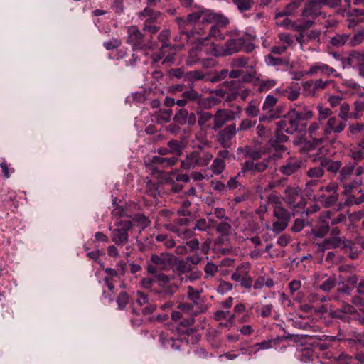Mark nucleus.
<instances>
[{"label":"nucleus","instance_id":"obj_1","mask_svg":"<svg viewBox=\"0 0 364 364\" xmlns=\"http://www.w3.org/2000/svg\"><path fill=\"white\" fill-rule=\"evenodd\" d=\"M133 228V223L128 219H120L114 223V227L111 225L109 230L111 232V240L114 244L120 248L124 247L123 252L126 259H128L132 251L133 247L130 244L129 233Z\"/></svg>","mask_w":364,"mask_h":364},{"label":"nucleus","instance_id":"obj_2","mask_svg":"<svg viewBox=\"0 0 364 364\" xmlns=\"http://www.w3.org/2000/svg\"><path fill=\"white\" fill-rule=\"evenodd\" d=\"M329 316L332 318L348 323L355 321L358 324L364 325V304L355 308L350 304H345L341 308L331 309Z\"/></svg>","mask_w":364,"mask_h":364},{"label":"nucleus","instance_id":"obj_3","mask_svg":"<svg viewBox=\"0 0 364 364\" xmlns=\"http://www.w3.org/2000/svg\"><path fill=\"white\" fill-rule=\"evenodd\" d=\"M174 262L175 256L171 253L152 254L147 263L146 269L151 274H155L159 271H166L172 268Z\"/></svg>","mask_w":364,"mask_h":364},{"label":"nucleus","instance_id":"obj_4","mask_svg":"<svg viewBox=\"0 0 364 364\" xmlns=\"http://www.w3.org/2000/svg\"><path fill=\"white\" fill-rule=\"evenodd\" d=\"M126 43L132 46L134 51L150 49L152 47L151 41L145 42L144 35L135 25L127 27Z\"/></svg>","mask_w":364,"mask_h":364},{"label":"nucleus","instance_id":"obj_5","mask_svg":"<svg viewBox=\"0 0 364 364\" xmlns=\"http://www.w3.org/2000/svg\"><path fill=\"white\" fill-rule=\"evenodd\" d=\"M245 44V39L242 37L230 38L225 41L224 45L214 48L213 55L215 57L230 56L240 52Z\"/></svg>","mask_w":364,"mask_h":364},{"label":"nucleus","instance_id":"obj_6","mask_svg":"<svg viewBox=\"0 0 364 364\" xmlns=\"http://www.w3.org/2000/svg\"><path fill=\"white\" fill-rule=\"evenodd\" d=\"M212 159L213 155L209 152L193 151L187 155L186 159L181 161V167L185 169H190L206 166Z\"/></svg>","mask_w":364,"mask_h":364},{"label":"nucleus","instance_id":"obj_7","mask_svg":"<svg viewBox=\"0 0 364 364\" xmlns=\"http://www.w3.org/2000/svg\"><path fill=\"white\" fill-rule=\"evenodd\" d=\"M354 166L352 164H346L339 171L338 180L343 187L346 191H350L362 184L360 178L351 180L353 175Z\"/></svg>","mask_w":364,"mask_h":364},{"label":"nucleus","instance_id":"obj_8","mask_svg":"<svg viewBox=\"0 0 364 364\" xmlns=\"http://www.w3.org/2000/svg\"><path fill=\"white\" fill-rule=\"evenodd\" d=\"M351 245L352 241L341 236L340 230L335 227L331 230L329 237L323 240L322 247L325 249L338 247L346 249L350 248Z\"/></svg>","mask_w":364,"mask_h":364},{"label":"nucleus","instance_id":"obj_9","mask_svg":"<svg viewBox=\"0 0 364 364\" xmlns=\"http://www.w3.org/2000/svg\"><path fill=\"white\" fill-rule=\"evenodd\" d=\"M249 263L241 264L231 274V279L235 282H240L241 287L250 292L252 286V279L249 274Z\"/></svg>","mask_w":364,"mask_h":364},{"label":"nucleus","instance_id":"obj_10","mask_svg":"<svg viewBox=\"0 0 364 364\" xmlns=\"http://www.w3.org/2000/svg\"><path fill=\"white\" fill-rule=\"evenodd\" d=\"M326 131L324 122L318 120L312 122L308 128L309 136L316 144H322L329 140V134Z\"/></svg>","mask_w":364,"mask_h":364},{"label":"nucleus","instance_id":"obj_11","mask_svg":"<svg viewBox=\"0 0 364 364\" xmlns=\"http://www.w3.org/2000/svg\"><path fill=\"white\" fill-rule=\"evenodd\" d=\"M236 119V114L233 110L229 109H218L213 114V125L212 129L217 131L220 129L225 123Z\"/></svg>","mask_w":364,"mask_h":364},{"label":"nucleus","instance_id":"obj_12","mask_svg":"<svg viewBox=\"0 0 364 364\" xmlns=\"http://www.w3.org/2000/svg\"><path fill=\"white\" fill-rule=\"evenodd\" d=\"M289 112L299 124L302 122L311 119L314 116L311 109L309 107L303 105L301 103H294L289 108Z\"/></svg>","mask_w":364,"mask_h":364},{"label":"nucleus","instance_id":"obj_13","mask_svg":"<svg viewBox=\"0 0 364 364\" xmlns=\"http://www.w3.org/2000/svg\"><path fill=\"white\" fill-rule=\"evenodd\" d=\"M268 165V160L259 162L246 161L242 164L241 171L238 173V176L244 175L245 173H250L252 175L262 173L267 168Z\"/></svg>","mask_w":364,"mask_h":364},{"label":"nucleus","instance_id":"obj_14","mask_svg":"<svg viewBox=\"0 0 364 364\" xmlns=\"http://www.w3.org/2000/svg\"><path fill=\"white\" fill-rule=\"evenodd\" d=\"M314 162H318L323 168L333 174H336L342 168L340 161H334L325 156H318V154L311 156Z\"/></svg>","mask_w":364,"mask_h":364},{"label":"nucleus","instance_id":"obj_15","mask_svg":"<svg viewBox=\"0 0 364 364\" xmlns=\"http://www.w3.org/2000/svg\"><path fill=\"white\" fill-rule=\"evenodd\" d=\"M306 73L307 75L313 76L320 73L321 75L326 77H329L331 75L340 77V74L338 73L333 68L330 67L328 65L322 62L314 63L309 67Z\"/></svg>","mask_w":364,"mask_h":364},{"label":"nucleus","instance_id":"obj_16","mask_svg":"<svg viewBox=\"0 0 364 364\" xmlns=\"http://www.w3.org/2000/svg\"><path fill=\"white\" fill-rule=\"evenodd\" d=\"M237 132L235 124H229L218 133L217 140L224 147H228L230 145L232 139L236 136Z\"/></svg>","mask_w":364,"mask_h":364},{"label":"nucleus","instance_id":"obj_17","mask_svg":"<svg viewBox=\"0 0 364 364\" xmlns=\"http://www.w3.org/2000/svg\"><path fill=\"white\" fill-rule=\"evenodd\" d=\"M330 85L335 87V81L332 80H323L321 79H316L314 82L311 81L306 82L304 87L308 92L309 95L315 96L321 90L326 89Z\"/></svg>","mask_w":364,"mask_h":364},{"label":"nucleus","instance_id":"obj_18","mask_svg":"<svg viewBox=\"0 0 364 364\" xmlns=\"http://www.w3.org/2000/svg\"><path fill=\"white\" fill-rule=\"evenodd\" d=\"M299 125V124L289 112H287L282 119L277 122L278 129L281 132H284L289 134L295 133L298 130Z\"/></svg>","mask_w":364,"mask_h":364},{"label":"nucleus","instance_id":"obj_19","mask_svg":"<svg viewBox=\"0 0 364 364\" xmlns=\"http://www.w3.org/2000/svg\"><path fill=\"white\" fill-rule=\"evenodd\" d=\"M213 60L211 58H205L202 56L201 53L198 52L197 46L191 49L189 52L187 64L188 65H193L198 63H200L203 67H209L212 65Z\"/></svg>","mask_w":364,"mask_h":364},{"label":"nucleus","instance_id":"obj_20","mask_svg":"<svg viewBox=\"0 0 364 364\" xmlns=\"http://www.w3.org/2000/svg\"><path fill=\"white\" fill-rule=\"evenodd\" d=\"M302 165V161L301 159L294 157H289L286 160L284 165H282L279 171L286 176H290L296 172H297L301 168Z\"/></svg>","mask_w":364,"mask_h":364},{"label":"nucleus","instance_id":"obj_21","mask_svg":"<svg viewBox=\"0 0 364 364\" xmlns=\"http://www.w3.org/2000/svg\"><path fill=\"white\" fill-rule=\"evenodd\" d=\"M324 124L326 127V133H328L329 136L332 133L339 134L342 132L346 127V124L345 122L341 121L336 117H331L324 122Z\"/></svg>","mask_w":364,"mask_h":364},{"label":"nucleus","instance_id":"obj_22","mask_svg":"<svg viewBox=\"0 0 364 364\" xmlns=\"http://www.w3.org/2000/svg\"><path fill=\"white\" fill-rule=\"evenodd\" d=\"M353 289V287L346 282H342L341 286L337 289L334 294L333 299L338 303L342 304V306L345 304H349L348 299L351 295Z\"/></svg>","mask_w":364,"mask_h":364},{"label":"nucleus","instance_id":"obj_23","mask_svg":"<svg viewBox=\"0 0 364 364\" xmlns=\"http://www.w3.org/2000/svg\"><path fill=\"white\" fill-rule=\"evenodd\" d=\"M284 197H283L284 200L289 205H293L294 207L300 208L304 205V203L302 202H299L297 204L296 203V198L299 195V189L297 186H287L284 191Z\"/></svg>","mask_w":364,"mask_h":364},{"label":"nucleus","instance_id":"obj_24","mask_svg":"<svg viewBox=\"0 0 364 364\" xmlns=\"http://www.w3.org/2000/svg\"><path fill=\"white\" fill-rule=\"evenodd\" d=\"M318 0L307 2L303 9L302 16L306 18L311 17L313 19H315L320 16H323V17L325 18L326 15L318 10Z\"/></svg>","mask_w":364,"mask_h":364},{"label":"nucleus","instance_id":"obj_25","mask_svg":"<svg viewBox=\"0 0 364 364\" xmlns=\"http://www.w3.org/2000/svg\"><path fill=\"white\" fill-rule=\"evenodd\" d=\"M296 6V3L289 4L287 7L282 11L278 12L275 15L277 20V24L279 26H284L289 28L291 26V21L288 18V16L290 15L291 12L289 11L290 7L295 8Z\"/></svg>","mask_w":364,"mask_h":364},{"label":"nucleus","instance_id":"obj_26","mask_svg":"<svg viewBox=\"0 0 364 364\" xmlns=\"http://www.w3.org/2000/svg\"><path fill=\"white\" fill-rule=\"evenodd\" d=\"M168 50H172L171 47L168 44L164 43V44H162L161 47L160 48V53H156L152 55L151 58H152L153 60L155 63H156V62H159V60H161V59L164 58V62H163L164 63L173 62V54L171 53V54L166 55V53Z\"/></svg>","mask_w":364,"mask_h":364},{"label":"nucleus","instance_id":"obj_27","mask_svg":"<svg viewBox=\"0 0 364 364\" xmlns=\"http://www.w3.org/2000/svg\"><path fill=\"white\" fill-rule=\"evenodd\" d=\"M273 215L279 220L289 223V220L295 216L294 212H290L282 205H274L273 208Z\"/></svg>","mask_w":364,"mask_h":364},{"label":"nucleus","instance_id":"obj_28","mask_svg":"<svg viewBox=\"0 0 364 364\" xmlns=\"http://www.w3.org/2000/svg\"><path fill=\"white\" fill-rule=\"evenodd\" d=\"M350 156L356 161H360L364 159V140L359 141L353 145L350 149Z\"/></svg>","mask_w":364,"mask_h":364},{"label":"nucleus","instance_id":"obj_29","mask_svg":"<svg viewBox=\"0 0 364 364\" xmlns=\"http://www.w3.org/2000/svg\"><path fill=\"white\" fill-rule=\"evenodd\" d=\"M260 102L257 99L250 101L245 108V112L248 117H257L260 112Z\"/></svg>","mask_w":364,"mask_h":364},{"label":"nucleus","instance_id":"obj_30","mask_svg":"<svg viewBox=\"0 0 364 364\" xmlns=\"http://www.w3.org/2000/svg\"><path fill=\"white\" fill-rule=\"evenodd\" d=\"M172 110L171 109H159L153 114L152 120L159 124L168 123L171 118Z\"/></svg>","mask_w":364,"mask_h":364},{"label":"nucleus","instance_id":"obj_31","mask_svg":"<svg viewBox=\"0 0 364 364\" xmlns=\"http://www.w3.org/2000/svg\"><path fill=\"white\" fill-rule=\"evenodd\" d=\"M349 64L353 67H358L364 70V53L354 51L350 54L348 58Z\"/></svg>","mask_w":364,"mask_h":364},{"label":"nucleus","instance_id":"obj_32","mask_svg":"<svg viewBox=\"0 0 364 364\" xmlns=\"http://www.w3.org/2000/svg\"><path fill=\"white\" fill-rule=\"evenodd\" d=\"M338 117L340 119L343 120L345 122L348 119H357L358 114L350 112V105L346 102L341 104L340 110Z\"/></svg>","mask_w":364,"mask_h":364},{"label":"nucleus","instance_id":"obj_33","mask_svg":"<svg viewBox=\"0 0 364 364\" xmlns=\"http://www.w3.org/2000/svg\"><path fill=\"white\" fill-rule=\"evenodd\" d=\"M289 336L287 337H277V339L274 340H267L263 341L260 343H256L255 346L252 347V348H257L255 350V353H257L259 350H267L272 347L273 343L276 344L280 341H282L284 338H288Z\"/></svg>","mask_w":364,"mask_h":364},{"label":"nucleus","instance_id":"obj_34","mask_svg":"<svg viewBox=\"0 0 364 364\" xmlns=\"http://www.w3.org/2000/svg\"><path fill=\"white\" fill-rule=\"evenodd\" d=\"M204 77V73L199 70L188 71L184 74V81L191 82L192 86L194 82L202 80Z\"/></svg>","mask_w":364,"mask_h":364},{"label":"nucleus","instance_id":"obj_35","mask_svg":"<svg viewBox=\"0 0 364 364\" xmlns=\"http://www.w3.org/2000/svg\"><path fill=\"white\" fill-rule=\"evenodd\" d=\"M336 284L335 276L328 275L317 287L324 292H329L336 287Z\"/></svg>","mask_w":364,"mask_h":364},{"label":"nucleus","instance_id":"obj_36","mask_svg":"<svg viewBox=\"0 0 364 364\" xmlns=\"http://www.w3.org/2000/svg\"><path fill=\"white\" fill-rule=\"evenodd\" d=\"M238 152H241L245 157H249L252 160H258L262 157L261 151L252 149L250 146H245L244 148H238Z\"/></svg>","mask_w":364,"mask_h":364},{"label":"nucleus","instance_id":"obj_37","mask_svg":"<svg viewBox=\"0 0 364 364\" xmlns=\"http://www.w3.org/2000/svg\"><path fill=\"white\" fill-rule=\"evenodd\" d=\"M160 342L164 348H171L173 350H178L181 343L178 339H174L173 338H167L164 337L163 334H160Z\"/></svg>","mask_w":364,"mask_h":364},{"label":"nucleus","instance_id":"obj_38","mask_svg":"<svg viewBox=\"0 0 364 364\" xmlns=\"http://www.w3.org/2000/svg\"><path fill=\"white\" fill-rule=\"evenodd\" d=\"M320 202L326 208H330L336 205L338 200V193L330 194L329 196L321 195L318 198Z\"/></svg>","mask_w":364,"mask_h":364},{"label":"nucleus","instance_id":"obj_39","mask_svg":"<svg viewBox=\"0 0 364 364\" xmlns=\"http://www.w3.org/2000/svg\"><path fill=\"white\" fill-rule=\"evenodd\" d=\"M212 223H213L212 219L207 220L205 218H200L196 221L193 229L198 231H208L212 228Z\"/></svg>","mask_w":364,"mask_h":364},{"label":"nucleus","instance_id":"obj_40","mask_svg":"<svg viewBox=\"0 0 364 364\" xmlns=\"http://www.w3.org/2000/svg\"><path fill=\"white\" fill-rule=\"evenodd\" d=\"M230 220H223L216 227V232L223 236H228L233 231L232 227L230 223Z\"/></svg>","mask_w":364,"mask_h":364},{"label":"nucleus","instance_id":"obj_41","mask_svg":"<svg viewBox=\"0 0 364 364\" xmlns=\"http://www.w3.org/2000/svg\"><path fill=\"white\" fill-rule=\"evenodd\" d=\"M321 180L311 178L306 181L305 185V193L309 197L312 196L314 191H318V187L321 186Z\"/></svg>","mask_w":364,"mask_h":364},{"label":"nucleus","instance_id":"obj_42","mask_svg":"<svg viewBox=\"0 0 364 364\" xmlns=\"http://www.w3.org/2000/svg\"><path fill=\"white\" fill-rule=\"evenodd\" d=\"M277 103V99L272 95H268L263 102L262 110L267 114H270L272 112L274 107Z\"/></svg>","mask_w":364,"mask_h":364},{"label":"nucleus","instance_id":"obj_43","mask_svg":"<svg viewBox=\"0 0 364 364\" xmlns=\"http://www.w3.org/2000/svg\"><path fill=\"white\" fill-rule=\"evenodd\" d=\"M212 119H213V115L210 112L198 113V124L202 129L210 128V126L208 122Z\"/></svg>","mask_w":364,"mask_h":364},{"label":"nucleus","instance_id":"obj_44","mask_svg":"<svg viewBox=\"0 0 364 364\" xmlns=\"http://www.w3.org/2000/svg\"><path fill=\"white\" fill-rule=\"evenodd\" d=\"M174 264H176V272L179 275L188 273L193 269L192 266L184 260H175Z\"/></svg>","mask_w":364,"mask_h":364},{"label":"nucleus","instance_id":"obj_45","mask_svg":"<svg viewBox=\"0 0 364 364\" xmlns=\"http://www.w3.org/2000/svg\"><path fill=\"white\" fill-rule=\"evenodd\" d=\"M197 103L203 109H209L212 105H215L217 100L214 97H203L202 95H199V98L197 100Z\"/></svg>","mask_w":364,"mask_h":364},{"label":"nucleus","instance_id":"obj_46","mask_svg":"<svg viewBox=\"0 0 364 364\" xmlns=\"http://www.w3.org/2000/svg\"><path fill=\"white\" fill-rule=\"evenodd\" d=\"M325 174V171L323 167H322L321 165L320 166H315L310 168L306 171V176L309 178H314V179H319L322 178Z\"/></svg>","mask_w":364,"mask_h":364},{"label":"nucleus","instance_id":"obj_47","mask_svg":"<svg viewBox=\"0 0 364 364\" xmlns=\"http://www.w3.org/2000/svg\"><path fill=\"white\" fill-rule=\"evenodd\" d=\"M364 131V124L360 123L349 124L347 131V136L348 137L357 136L359 134Z\"/></svg>","mask_w":364,"mask_h":364},{"label":"nucleus","instance_id":"obj_48","mask_svg":"<svg viewBox=\"0 0 364 364\" xmlns=\"http://www.w3.org/2000/svg\"><path fill=\"white\" fill-rule=\"evenodd\" d=\"M211 171L215 175H219L225 168V162L223 159L215 158L211 165Z\"/></svg>","mask_w":364,"mask_h":364},{"label":"nucleus","instance_id":"obj_49","mask_svg":"<svg viewBox=\"0 0 364 364\" xmlns=\"http://www.w3.org/2000/svg\"><path fill=\"white\" fill-rule=\"evenodd\" d=\"M208 37L216 41H222L225 39V35L221 31L220 27L218 25H213L209 30Z\"/></svg>","mask_w":364,"mask_h":364},{"label":"nucleus","instance_id":"obj_50","mask_svg":"<svg viewBox=\"0 0 364 364\" xmlns=\"http://www.w3.org/2000/svg\"><path fill=\"white\" fill-rule=\"evenodd\" d=\"M177 158L173 157H161L159 156H154L151 159V162L156 164H167L168 166L174 165L177 161Z\"/></svg>","mask_w":364,"mask_h":364},{"label":"nucleus","instance_id":"obj_51","mask_svg":"<svg viewBox=\"0 0 364 364\" xmlns=\"http://www.w3.org/2000/svg\"><path fill=\"white\" fill-rule=\"evenodd\" d=\"M233 4L237 6L240 12H244L250 10L252 5V0H232Z\"/></svg>","mask_w":364,"mask_h":364},{"label":"nucleus","instance_id":"obj_52","mask_svg":"<svg viewBox=\"0 0 364 364\" xmlns=\"http://www.w3.org/2000/svg\"><path fill=\"white\" fill-rule=\"evenodd\" d=\"M349 38V36L347 34H337L334 37L331 38V43L336 47H341L345 45Z\"/></svg>","mask_w":364,"mask_h":364},{"label":"nucleus","instance_id":"obj_53","mask_svg":"<svg viewBox=\"0 0 364 364\" xmlns=\"http://www.w3.org/2000/svg\"><path fill=\"white\" fill-rule=\"evenodd\" d=\"M277 85V80L273 79L262 80L259 82L258 90L260 92H267Z\"/></svg>","mask_w":364,"mask_h":364},{"label":"nucleus","instance_id":"obj_54","mask_svg":"<svg viewBox=\"0 0 364 364\" xmlns=\"http://www.w3.org/2000/svg\"><path fill=\"white\" fill-rule=\"evenodd\" d=\"M317 109L318 111V117L317 120L318 121L325 122L329 117H333V112L331 109L328 107H324L323 106L318 105L317 107Z\"/></svg>","mask_w":364,"mask_h":364},{"label":"nucleus","instance_id":"obj_55","mask_svg":"<svg viewBox=\"0 0 364 364\" xmlns=\"http://www.w3.org/2000/svg\"><path fill=\"white\" fill-rule=\"evenodd\" d=\"M288 224L289 223L287 222L277 220L272 223L271 228L268 225H267V228L272 230L275 234H279L287 228Z\"/></svg>","mask_w":364,"mask_h":364},{"label":"nucleus","instance_id":"obj_56","mask_svg":"<svg viewBox=\"0 0 364 364\" xmlns=\"http://www.w3.org/2000/svg\"><path fill=\"white\" fill-rule=\"evenodd\" d=\"M216 13L210 10L201 8V22L213 23L215 19Z\"/></svg>","mask_w":364,"mask_h":364},{"label":"nucleus","instance_id":"obj_57","mask_svg":"<svg viewBox=\"0 0 364 364\" xmlns=\"http://www.w3.org/2000/svg\"><path fill=\"white\" fill-rule=\"evenodd\" d=\"M168 147L171 154L179 156L182 152L181 143L176 140H171L168 142Z\"/></svg>","mask_w":364,"mask_h":364},{"label":"nucleus","instance_id":"obj_58","mask_svg":"<svg viewBox=\"0 0 364 364\" xmlns=\"http://www.w3.org/2000/svg\"><path fill=\"white\" fill-rule=\"evenodd\" d=\"M188 110L186 109H180L175 114L173 121L181 125L186 124Z\"/></svg>","mask_w":364,"mask_h":364},{"label":"nucleus","instance_id":"obj_59","mask_svg":"<svg viewBox=\"0 0 364 364\" xmlns=\"http://www.w3.org/2000/svg\"><path fill=\"white\" fill-rule=\"evenodd\" d=\"M188 298L196 305L199 304V300L200 297V292L196 289H195L193 287H188V292H187Z\"/></svg>","mask_w":364,"mask_h":364},{"label":"nucleus","instance_id":"obj_60","mask_svg":"<svg viewBox=\"0 0 364 364\" xmlns=\"http://www.w3.org/2000/svg\"><path fill=\"white\" fill-rule=\"evenodd\" d=\"M156 240L158 242H164L166 248H172L176 245L175 241L167 235L159 234L156 236Z\"/></svg>","mask_w":364,"mask_h":364},{"label":"nucleus","instance_id":"obj_61","mask_svg":"<svg viewBox=\"0 0 364 364\" xmlns=\"http://www.w3.org/2000/svg\"><path fill=\"white\" fill-rule=\"evenodd\" d=\"M300 90H291V89H286L282 92V95L287 97L290 101H294L299 98L300 96Z\"/></svg>","mask_w":364,"mask_h":364},{"label":"nucleus","instance_id":"obj_62","mask_svg":"<svg viewBox=\"0 0 364 364\" xmlns=\"http://www.w3.org/2000/svg\"><path fill=\"white\" fill-rule=\"evenodd\" d=\"M232 289V284L227 281L221 280L216 288V291L220 294H225Z\"/></svg>","mask_w":364,"mask_h":364},{"label":"nucleus","instance_id":"obj_63","mask_svg":"<svg viewBox=\"0 0 364 364\" xmlns=\"http://www.w3.org/2000/svg\"><path fill=\"white\" fill-rule=\"evenodd\" d=\"M329 224L321 223L317 229L313 230V234L316 237L322 238L329 231Z\"/></svg>","mask_w":364,"mask_h":364},{"label":"nucleus","instance_id":"obj_64","mask_svg":"<svg viewBox=\"0 0 364 364\" xmlns=\"http://www.w3.org/2000/svg\"><path fill=\"white\" fill-rule=\"evenodd\" d=\"M191 87H193L191 85ZM199 93L194 90L193 87H191V89L186 90L182 94V97H185L188 102L189 101H195L196 102L197 100L199 98Z\"/></svg>","mask_w":364,"mask_h":364}]
</instances>
